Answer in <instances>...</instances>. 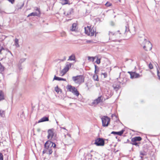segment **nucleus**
Returning <instances> with one entry per match:
<instances>
[{
    "label": "nucleus",
    "mask_w": 160,
    "mask_h": 160,
    "mask_svg": "<svg viewBox=\"0 0 160 160\" xmlns=\"http://www.w3.org/2000/svg\"><path fill=\"white\" fill-rule=\"evenodd\" d=\"M48 133L47 138L49 140L53 141L56 140L57 134L56 133L53 128L48 130Z\"/></svg>",
    "instance_id": "f257e3e1"
},
{
    "label": "nucleus",
    "mask_w": 160,
    "mask_h": 160,
    "mask_svg": "<svg viewBox=\"0 0 160 160\" xmlns=\"http://www.w3.org/2000/svg\"><path fill=\"white\" fill-rule=\"evenodd\" d=\"M85 33L88 35L90 36H93L96 32V31L93 27H92L91 26H87L85 27Z\"/></svg>",
    "instance_id": "f03ea898"
},
{
    "label": "nucleus",
    "mask_w": 160,
    "mask_h": 160,
    "mask_svg": "<svg viewBox=\"0 0 160 160\" xmlns=\"http://www.w3.org/2000/svg\"><path fill=\"white\" fill-rule=\"evenodd\" d=\"M72 79L74 82L79 84L84 82V78L83 75H78L72 77Z\"/></svg>",
    "instance_id": "7ed1b4c3"
},
{
    "label": "nucleus",
    "mask_w": 160,
    "mask_h": 160,
    "mask_svg": "<svg viewBox=\"0 0 160 160\" xmlns=\"http://www.w3.org/2000/svg\"><path fill=\"white\" fill-rule=\"evenodd\" d=\"M72 65V64L71 63H67V64L66 65L64 68L60 71V75L62 76L65 75L69 70L70 68H71Z\"/></svg>",
    "instance_id": "20e7f679"
},
{
    "label": "nucleus",
    "mask_w": 160,
    "mask_h": 160,
    "mask_svg": "<svg viewBox=\"0 0 160 160\" xmlns=\"http://www.w3.org/2000/svg\"><path fill=\"white\" fill-rule=\"evenodd\" d=\"M102 126L107 127L108 126L110 121V119L107 116H104L101 118Z\"/></svg>",
    "instance_id": "39448f33"
},
{
    "label": "nucleus",
    "mask_w": 160,
    "mask_h": 160,
    "mask_svg": "<svg viewBox=\"0 0 160 160\" xmlns=\"http://www.w3.org/2000/svg\"><path fill=\"white\" fill-rule=\"evenodd\" d=\"M143 48L146 51H150L152 48V45L149 41L145 40L144 42Z\"/></svg>",
    "instance_id": "423d86ee"
},
{
    "label": "nucleus",
    "mask_w": 160,
    "mask_h": 160,
    "mask_svg": "<svg viewBox=\"0 0 160 160\" xmlns=\"http://www.w3.org/2000/svg\"><path fill=\"white\" fill-rule=\"evenodd\" d=\"M55 148L56 144L50 140H48L44 144L45 149H48L49 148H52V147Z\"/></svg>",
    "instance_id": "0eeeda50"
},
{
    "label": "nucleus",
    "mask_w": 160,
    "mask_h": 160,
    "mask_svg": "<svg viewBox=\"0 0 160 160\" xmlns=\"http://www.w3.org/2000/svg\"><path fill=\"white\" fill-rule=\"evenodd\" d=\"M94 144L97 146H103L105 144L104 140L103 138H98L95 140Z\"/></svg>",
    "instance_id": "6e6552de"
},
{
    "label": "nucleus",
    "mask_w": 160,
    "mask_h": 160,
    "mask_svg": "<svg viewBox=\"0 0 160 160\" xmlns=\"http://www.w3.org/2000/svg\"><path fill=\"white\" fill-rule=\"evenodd\" d=\"M128 73L130 74V78L132 79L138 78L142 76L138 73H137L135 72H128Z\"/></svg>",
    "instance_id": "1a4fd4ad"
},
{
    "label": "nucleus",
    "mask_w": 160,
    "mask_h": 160,
    "mask_svg": "<svg viewBox=\"0 0 160 160\" xmlns=\"http://www.w3.org/2000/svg\"><path fill=\"white\" fill-rule=\"evenodd\" d=\"M103 98L102 96L99 97L97 99L95 100L92 103L94 104H98L100 102H102Z\"/></svg>",
    "instance_id": "9d476101"
},
{
    "label": "nucleus",
    "mask_w": 160,
    "mask_h": 160,
    "mask_svg": "<svg viewBox=\"0 0 160 160\" xmlns=\"http://www.w3.org/2000/svg\"><path fill=\"white\" fill-rule=\"evenodd\" d=\"M109 39H114L117 37L116 34L112 32H109Z\"/></svg>",
    "instance_id": "9b49d317"
},
{
    "label": "nucleus",
    "mask_w": 160,
    "mask_h": 160,
    "mask_svg": "<svg viewBox=\"0 0 160 160\" xmlns=\"http://www.w3.org/2000/svg\"><path fill=\"white\" fill-rule=\"evenodd\" d=\"M52 152V151L51 148H49L48 149H45L42 152L43 154L46 153L48 155L51 154Z\"/></svg>",
    "instance_id": "f8f14e48"
},
{
    "label": "nucleus",
    "mask_w": 160,
    "mask_h": 160,
    "mask_svg": "<svg viewBox=\"0 0 160 160\" xmlns=\"http://www.w3.org/2000/svg\"><path fill=\"white\" fill-rule=\"evenodd\" d=\"M49 121L48 117H44L40 119L38 121V122L40 123L48 121Z\"/></svg>",
    "instance_id": "ddd939ff"
},
{
    "label": "nucleus",
    "mask_w": 160,
    "mask_h": 160,
    "mask_svg": "<svg viewBox=\"0 0 160 160\" xmlns=\"http://www.w3.org/2000/svg\"><path fill=\"white\" fill-rule=\"evenodd\" d=\"M73 88V90H72V91L71 92H72L76 96H78L79 95V92L78 91V90L75 88V87H74V88Z\"/></svg>",
    "instance_id": "4468645a"
},
{
    "label": "nucleus",
    "mask_w": 160,
    "mask_h": 160,
    "mask_svg": "<svg viewBox=\"0 0 160 160\" xmlns=\"http://www.w3.org/2000/svg\"><path fill=\"white\" fill-rule=\"evenodd\" d=\"M74 87L70 85H68L66 87V89L67 90V91L71 92L72 91L73 88H74Z\"/></svg>",
    "instance_id": "2eb2a0df"
},
{
    "label": "nucleus",
    "mask_w": 160,
    "mask_h": 160,
    "mask_svg": "<svg viewBox=\"0 0 160 160\" xmlns=\"http://www.w3.org/2000/svg\"><path fill=\"white\" fill-rule=\"evenodd\" d=\"M85 85L87 89L89 90L90 88L92 87V82L91 81H88L85 84Z\"/></svg>",
    "instance_id": "dca6fc26"
},
{
    "label": "nucleus",
    "mask_w": 160,
    "mask_h": 160,
    "mask_svg": "<svg viewBox=\"0 0 160 160\" xmlns=\"http://www.w3.org/2000/svg\"><path fill=\"white\" fill-rule=\"evenodd\" d=\"M61 3L62 5H65L67 4L70 5L71 4L69 0H61Z\"/></svg>",
    "instance_id": "f3484780"
},
{
    "label": "nucleus",
    "mask_w": 160,
    "mask_h": 160,
    "mask_svg": "<svg viewBox=\"0 0 160 160\" xmlns=\"http://www.w3.org/2000/svg\"><path fill=\"white\" fill-rule=\"evenodd\" d=\"M132 140L133 142L140 141L142 140V138L141 137L139 136L136 137L132 138Z\"/></svg>",
    "instance_id": "a211bd4d"
},
{
    "label": "nucleus",
    "mask_w": 160,
    "mask_h": 160,
    "mask_svg": "<svg viewBox=\"0 0 160 160\" xmlns=\"http://www.w3.org/2000/svg\"><path fill=\"white\" fill-rule=\"evenodd\" d=\"M77 24V23H73L72 24L71 28V30L72 31H75L76 29Z\"/></svg>",
    "instance_id": "6ab92c4d"
},
{
    "label": "nucleus",
    "mask_w": 160,
    "mask_h": 160,
    "mask_svg": "<svg viewBox=\"0 0 160 160\" xmlns=\"http://www.w3.org/2000/svg\"><path fill=\"white\" fill-rule=\"evenodd\" d=\"M95 74L93 75V78L95 81H98L99 78L98 75L97 74V73H96V69H95Z\"/></svg>",
    "instance_id": "aec40b11"
},
{
    "label": "nucleus",
    "mask_w": 160,
    "mask_h": 160,
    "mask_svg": "<svg viewBox=\"0 0 160 160\" xmlns=\"http://www.w3.org/2000/svg\"><path fill=\"white\" fill-rule=\"evenodd\" d=\"M54 79L58 80V81H66V79L65 78H62L58 77L55 76L54 78Z\"/></svg>",
    "instance_id": "412c9836"
},
{
    "label": "nucleus",
    "mask_w": 160,
    "mask_h": 160,
    "mask_svg": "<svg viewBox=\"0 0 160 160\" xmlns=\"http://www.w3.org/2000/svg\"><path fill=\"white\" fill-rule=\"evenodd\" d=\"M75 59V57L74 54H72L69 57L68 60L72 61L74 60Z\"/></svg>",
    "instance_id": "4be33fe9"
},
{
    "label": "nucleus",
    "mask_w": 160,
    "mask_h": 160,
    "mask_svg": "<svg viewBox=\"0 0 160 160\" xmlns=\"http://www.w3.org/2000/svg\"><path fill=\"white\" fill-rule=\"evenodd\" d=\"M4 93L2 91H0V101L4 99Z\"/></svg>",
    "instance_id": "5701e85b"
},
{
    "label": "nucleus",
    "mask_w": 160,
    "mask_h": 160,
    "mask_svg": "<svg viewBox=\"0 0 160 160\" xmlns=\"http://www.w3.org/2000/svg\"><path fill=\"white\" fill-rule=\"evenodd\" d=\"M0 115L1 117H4L5 116V112L3 110H0Z\"/></svg>",
    "instance_id": "b1692460"
},
{
    "label": "nucleus",
    "mask_w": 160,
    "mask_h": 160,
    "mask_svg": "<svg viewBox=\"0 0 160 160\" xmlns=\"http://www.w3.org/2000/svg\"><path fill=\"white\" fill-rule=\"evenodd\" d=\"M95 58V57H91L90 56H88V60L89 61H92V62H93Z\"/></svg>",
    "instance_id": "393cba45"
},
{
    "label": "nucleus",
    "mask_w": 160,
    "mask_h": 160,
    "mask_svg": "<svg viewBox=\"0 0 160 160\" xmlns=\"http://www.w3.org/2000/svg\"><path fill=\"white\" fill-rule=\"evenodd\" d=\"M38 13L37 12H32L31 13H30L28 16V17H30L31 16H38Z\"/></svg>",
    "instance_id": "a878e982"
},
{
    "label": "nucleus",
    "mask_w": 160,
    "mask_h": 160,
    "mask_svg": "<svg viewBox=\"0 0 160 160\" xmlns=\"http://www.w3.org/2000/svg\"><path fill=\"white\" fill-rule=\"evenodd\" d=\"M124 131V130L122 129L121 131L118 132L117 135H118L119 136H121L123 134Z\"/></svg>",
    "instance_id": "bb28decb"
},
{
    "label": "nucleus",
    "mask_w": 160,
    "mask_h": 160,
    "mask_svg": "<svg viewBox=\"0 0 160 160\" xmlns=\"http://www.w3.org/2000/svg\"><path fill=\"white\" fill-rule=\"evenodd\" d=\"M15 45L17 47H18L19 46L18 44V40L17 38H16L15 39Z\"/></svg>",
    "instance_id": "cd10ccee"
},
{
    "label": "nucleus",
    "mask_w": 160,
    "mask_h": 160,
    "mask_svg": "<svg viewBox=\"0 0 160 160\" xmlns=\"http://www.w3.org/2000/svg\"><path fill=\"white\" fill-rule=\"evenodd\" d=\"M55 91L57 92L58 93L60 91H61L58 87V86L55 88Z\"/></svg>",
    "instance_id": "c85d7f7f"
},
{
    "label": "nucleus",
    "mask_w": 160,
    "mask_h": 160,
    "mask_svg": "<svg viewBox=\"0 0 160 160\" xmlns=\"http://www.w3.org/2000/svg\"><path fill=\"white\" fill-rule=\"evenodd\" d=\"M86 42L87 43H95V42L93 40H87Z\"/></svg>",
    "instance_id": "c756f323"
},
{
    "label": "nucleus",
    "mask_w": 160,
    "mask_h": 160,
    "mask_svg": "<svg viewBox=\"0 0 160 160\" xmlns=\"http://www.w3.org/2000/svg\"><path fill=\"white\" fill-rule=\"evenodd\" d=\"M132 144L133 145L136 146H138V144L136 142H133V140L131 139Z\"/></svg>",
    "instance_id": "7c9ffc66"
},
{
    "label": "nucleus",
    "mask_w": 160,
    "mask_h": 160,
    "mask_svg": "<svg viewBox=\"0 0 160 160\" xmlns=\"http://www.w3.org/2000/svg\"><path fill=\"white\" fill-rule=\"evenodd\" d=\"M4 69V67L2 66L1 63L0 62V70L3 71Z\"/></svg>",
    "instance_id": "2f4dec72"
},
{
    "label": "nucleus",
    "mask_w": 160,
    "mask_h": 160,
    "mask_svg": "<svg viewBox=\"0 0 160 160\" xmlns=\"http://www.w3.org/2000/svg\"><path fill=\"white\" fill-rule=\"evenodd\" d=\"M140 154L142 156H145L147 154L146 152H145L144 151H141L140 152Z\"/></svg>",
    "instance_id": "473e14b6"
},
{
    "label": "nucleus",
    "mask_w": 160,
    "mask_h": 160,
    "mask_svg": "<svg viewBox=\"0 0 160 160\" xmlns=\"http://www.w3.org/2000/svg\"><path fill=\"white\" fill-rule=\"evenodd\" d=\"M112 4L109 2H107L105 4V5L107 7H109L112 5Z\"/></svg>",
    "instance_id": "72a5a7b5"
},
{
    "label": "nucleus",
    "mask_w": 160,
    "mask_h": 160,
    "mask_svg": "<svg viewBox=\"0 0 160 160\" xmlns=\"http://www.w3.org/2000/svg\"><path fill=\"white\" fill-rule=\"evenodd\" d=\"M0 160H3V156L2 154L0 152Z\"/></svg>",
    "instance_id": "f704fd0d"
},
{
    "label": "nucleus",
    "mask_w": 160,
    "mask_h": 160,
    "mask_svg": "<svg viewBox=\"0 0 160 160\" xmlns=\"http://www.w3.org/2000/svg\"><path fill=\"white\" fill-rule=\"evenodd\" d=\"M157 74L159 79L160 80V70L159 71L158 70H157Z\"/></svg>",
    "instance_id": "c9c22d12"
},
{
    "label": "nucleus",
    "mask_w": 160,
    "mask_h": 160,
    "mask_svg": "<svg viewBox=\"0 0 160 160\" xmlns=\"http://www.w3.org/2000/svg\"><path fill=\"white\" fill-rule=\"evenodd\" d=\"M96 62L97 64H99L100 63V59L98 58L96 61Z\"/></svg>",
    "instance_id": "e433bc0d"
},
{
    "label": "nucleus",
    "mask_w": 160,
    "mask_h": 160,
    "mask_svg": "<svg viewBox=\"0 0 160 160\" xmlns=\"http://www.w3.org/2000/svg\"><path fill=\"white\" fill-rule=\"evenodd\" d=\"M148 67L150 69H152L153 68V66L152 65L151 63L149 64Z\"/></svg>",
    "instance_id": "4c0bfd02"
},
{
    "label": "nucleus",
    "mask_w": 160,
    "mask_h": 160,
    "mask_svg": "<svg viewBox=\"0 0 160 160\" xmlns=\"http://www.w3.org/2000/svg\"><path fill=\"white\" fill-rule=\"evenodd\" d=\"M102 74L104 76V78H106L107 77V74L106 72L102 73Z\"/></svg>",
    "instance_id": "58836bf2"
},
{
    "label": "nucleus",
    "mask_w": 160,
    "mask_h": 160,
    "mask_svg": "<svg viewBox=\"0 0 160 160\" xmlns=\"http://www.w3.org/2000/svg\"><path fill=\"white\" fill-rule=\"evenodd\" d=\"M36 10L38 11L39 14H40V11L39 8H38L37 7L36 8Z\"/></svg>",
    "instance_id": "ea45409f"
},
{
    "label": "nucleus",
    "mask_w": 160,
    "mask_h": 160,
    "mask_svg": "<svg viewBox=\"0 0 160 160\" xmlns=\"http://www.w3.org/2000/svg\"><path fill=\"white\" fill-rule=\"evenodd\" d=\"M111 133V134H117V132L113 131V132H112Z\"/></svg>",
    "instance_id": "a19ab883"
},
{
    "label": "nucleus",
    "mask_w": 160,
    "mask_h": 160,
    "mask_svg": "<svg viewBox=\"0 0 160 160\" xmlns=\"http://www.w3.org/2000/svg\"><path fill=\"white\" fill-rule=\"evenodd\" d=\"M62 34L63 35H62V36H64L66 35V33L64 32H63Z\"/></svg>",
    "instance_id": "79ce46f5"
},
{
    "label": "nucleus",
    "mask_w": 160,
    "mask_h": 160,
    "mask_svg": "<svg viewBox=\"0 0 160 160\" xmlns=\"http://www.w3.org/2000/svg\"><path fill=\"white\" fill-rule=\"evenodd\" d=\"M111 25H112V26H113V25H114V23L113 22H112L111 23Z\"/></svg>",
    "instance_id": "37998d69"
}]
</instances>
